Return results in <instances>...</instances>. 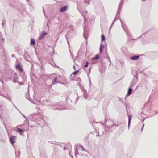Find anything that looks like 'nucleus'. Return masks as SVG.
<instances>
[{"instance_id": "1", "label": "nucleus", "mask_w": 158, "mask_h": 158, "mask_svg": "<svg viewBox=\"0 0 158 158\" xmlns=\"http://www.w3.org/2000/svg\"><path fill=\"white\" fill-rule=\"evenodd\" d=\"M10 141L12 144H13L15 143L16 137L14 136H11L10 137Z\"/></svg>"}, {"instance_id": "2", "label": "nucleus", "mask_w": 158, "mask_h": 158, "mask_svg": "<svg viewBox=\"0 0 158 158\" xmlns=\"http://www.w3.org/2000/svg\"><path fill=\"white\" fill-rule=\"evenodd\" d=\"M16 68L18 70H19L20 72H22L23 71V69L21 65H20V64H17L16 65Z\"/></svg>"}, {"instance_id": "3", "label": "nucleus", "mask_w": 158, "mask_h": 158, "mask_svg": "<svg viewBox=\"0 0 158 158\" xmlns=\"http://www.w3.org/2000/svg\"><path fill=\"white\" fill-rule=\"evenodd\" d=\"M47 33L43 32L40 35L39 37V40H41V39H43L44 37V36L47 35Z\"/></svg>"}, {"instance_id": "4", "label": "nucleus", "mask_w": 158, "mask_h": 158, "mask_svg": "<svg viewBox=\"0 0 158 158\" xmlns=\"http://www.w3.org/2000/svg\"><path fill=\"white\" fill-rule=\"evenodd\" d=\"M68 7L67 6L62 7L60 10V11L64 12L66 11Z\"/></svg>"}, {"instance_id": "5", "label": "nucleus", "mask_w": 158, "mask_h": 158, "mask_svg": "<svg viewBox=\"0 0 158 158\" xmlns=\"http://www.w3.org/2000/svg\"><path fill=\"white\" fill-rule=\"evenodd\" d=\"M16 131L20 133L21 135H22V133L23 132L25 131V130H22L19 128H17L16 130Z\"/></svg>"}, {"instance_id": "6", "label": "nucleus", "mask_w": 158, "mask_h": 158, "mask_svg": "<svg viewBox=\"0 0 158 158\" xmlns=\"http://www.w3.org/2000/svg\"><path fill=\"white\" fill-rule=\"evenodd\" d=\"M132 91V89L131 88H129L128 89V90L127 94V96H129L130 95V94H131Z\"/></svg>"}, {"instance_id": "7", "label": "nucleus", "mask_w": 158, "mask_h": 158, "mask_svg": "<svg viewBox=\"0 0 158 158\" xmlns=\"http://www.w3.org/2000/svg\"><path fill=\"white\" fill-rule=\"evenodd\" d=\"M139 56H133L132 57H131V59L132 60H136L139 59Z\"/></svg>"}, {"instance_id": "8", "label": "nucleus", "mask_w": 158, "mask_h": 158, "mask_svg": "<svg viewBox=\"0 0 158 158\" xmlns=\"http://www.w3.org/2000/svg\"><path fill=\"white\" fill-rule=\"evenodd\" d=\"M30 44H31V45H35V41L34 39H31Z\"/></svg>"}, {"instance_id": "9", "label": "nucleus", "mask_w": 158, "mask_h": 158, "mask_svg": "<svg viewBox=\"0 0 158 158\" xmlns=\"http://www.w3.org/2000/svg\"><path fill=\"white\" fill-rule=\"evenodd\" d=\"M132 116L131 115H129L128 116V125H129L131 122Z\"/></svg>"}, {"instance_id": "10", "label": "nucleus", "mask_w": 158, "mask_h": 158, "mask_svg": "<svg viewBox=\"0 0 158 158\" xmlns=\"http://www.w3.org/2000/svg\"><path fill=\"white\" fill-rule=\"evenodd\" d=\"M99 55H96L95 56V57H94L93 58V60H98V59H99Z\"/></svg>"}, {"instance_id": "11", "label": "nucleus", "mask_w": 158, "mask_h": 158, "mask_svg": "<svg viewBox=\"0 0 158 158\" xmlns=\"http://www.w3.org/2000/svg\"><path fill=\"white\" fill-rule=\"evenodd\" d=\"M105 40V36L104 35H101V40L103 41Z\"/></svg>"}, {"instance_id": "12", "label": "nucleus", "mask_w": 158, "mask_h": 158, "mask_svg": "<svg viewBox=\"0 0 158 158\" xmlns=\"http://www.w3.org/2000/svg\"><path fill=\"white\" fill-rule=\"evenodd\" d=\"M78 72H79V70H76V71H74L73 72V74H74V75L77 74V73Z\"/></svg>"}, {"instance_id": "13", "label": "nucleus", "mask_w": 158, "mask_h": 158, "mask_svg": "<svg viewBox=\"0 0 158 158\" xmlns=\"http://www.w3.org/2000/svg\"><path fill=\"white\" fill-rule=\"evenodd\" d=\"M88 64H89V63L88 62H86V64L84 66V67H88Z\"/></svg>"}, {"instance_id": "14", "label": "nucleus", "mask_w": 158, "mask_h": 158, "mask_svg": "<svg viewBox=\"0 0 158 158\" xmlns=\"http://www.w3.org/2000/svg\"><path fill=\"white\" fill-rule=\"evenodd\" d=\"M102 46H101L100 47V52H102Z\"/></svg>"}, {"instance_id": "15", "label": "nucleus", "mask_w": 158, "mask_h": 158, "mask_svg": "<svg viewBox=\"0 0 158 158\" xmlns=\"http://www.w3.org/2000/svg\"><path fill=\"white\" fill-rule=\"evenodd\" d=\"M56 78H55V80L56 81Z\"/></svg>"}]
</instances>
